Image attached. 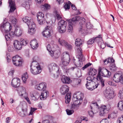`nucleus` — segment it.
<instances>
[{
	"label": "nucleus",
	"mask_w": 123,
	"mask_h": 123,
	"mask_svg": "<svg viewBox=\"0 0 123 123\" xmlns=\"http://www.w3.org/2000/svg\"><path fill=\"white\" fill-rule=\"evenodd\" d=\"M111 74V72L107 69L105 68L102 69L100 68H99L98 73L97 77L98 80H99L100 81L102 86L103 87L105 86V80L102 79L101 76L109 77Z\"/></svg>",
	"instance_id": "1"
},
{
	"label": "nucleus",
	"mask_w": 123,
	"mask_h": 123,
	"mask_svg": "<svg viewBox=\"0 0 123 123\" xmlns=\"http://www.w3.org/2000/svg\"><path fill=\"white\" fill-rule=\"evenodd\" d=\"M87 83L86 84V88L90 90H93L98 86V83L95 81L98 80L97 78L93 76H89L86 79Z\"/></svg>",
	"instance_id": "2"
},
{
	"label": "nucleus",
	"mask_w": 123,
	"mask_h": 123,
	"mask_svg": "<svg viewBox=\"0 0 123 123\" xmlns=\"http://www.w3.org/2000/svg\"><path fill=\"white\" fill-rule=\"evenodd\" d=\"M82 50L80 47L77 48V51L79 53V55H77V57L78 60L76 61V60L74 59L73 61L76 67H81L83 64L82 62L85 60V58L82 54Z\"/></svg>",
	"instance_id": "3"
},
{
	"label": "nucleus",
	"mask_w": 123,
	"mask_h": 123,
	"mask_svg": "<svg viewBox=\"0 0 123 123\" xmlns=\"http://www.w3.org/2000/svg\"><path fill=\"white\" fill-rule=\"evenodd\" d=\"M22 30L19 26L15 27V29L14 32L11 31L7 34L5 35V38L7 41L10 40L11 38L15 35L17 37L21 36L22 34Z\"/></svg>",
	"instance_id": "4"
},
{
	"label": "nucleus",
	"mask_w": 123,
	"mask_h": 123,
	"mask_svg": "<svg viewBox=\"0 0 123 123\" xmlns=\"http://www.w3.org/2000/svg\"><path fill=\"white\" fill-rule=\"evenodd\" d=\"M35 57H34L33 59L31 67L32 66L34 67L31 68L30 71L31 73L34 75H36L40 74L42 71V69L40 66L39 65L36 60H34Z\"/></svg>",
	"instance_id": "5"
},
{
	"label": "nucleus",
	"mask_w": 123,
	"mask_h": 123,
	"mask_svg": "<svg viewBox=\"0 0 123 123\" xmlns=\"http://www.w3.org/2000/svg\"><path fill=\"white\" fill-rule=\"evenodd\" d=\"M48 67L50 72L54 73V76H58L59 75V68L58 66L55 63H52L49 64Z\"/></svg>",
	"instance_id": "6"
},
{
	"label": "nucleus",
	"mask_w": 123,
	"mask_h": 123,
	"mask_svg": "<svg viewBox=\"0 0 123 123\" xmlns=\"http://www.w3.org/2000/svg\"><path fill=\"white\" fill-rule=\"evenodd\" d=\"M70 58L69 54L66 53L64 54L62 58V64L60 66L62 69H65L64 67L67 66L69 64L70 62Z\"/></svg>",
	"instance_id": "7"
},
{
	"label": "nucleus",
	"mask_w": 123,
	"mask_h": 123,
	"mask_svg": "<svg viewBox=\"0 0 123 123\" xmlns=\"http://www.w3.org/2000/svg\"><path fill=\"white\" fill-rule=\"evenodd\" d=\"M59 26L58 29L59 32L60 33L65 32L66 30L67 22L63 20H62L58 23Z\"/></svg>",
	"instance_id": "8"
},
{
	"label": "nucleus",
	"mask_w": 123,
	"mask_h": 123,
	"mask_svg": "<svg viewBox=\"0 0 123 123\" xmlns=\"http://www.w3.org/2000/svg\"><path fill=\"white\" fill-rule=\"evenodd\" d=\"M84 95L82 93L74 94L73 96L72 100L76 102V104H81L82 102Z\"/></svg>",
	"instance_id": "9"
},
{
	"label": "nucleus",
	"mask_w": 123,
	"mask_h": 123,
	"mask_svg": "<svg viewBox=\"0 0 123 123\" xmlns=\"http://www.w3.org/2000/svg\"><path fill=\"white\" fill-rule=\"evenodd\" d=\"M111 107L109 105L105 106L103 105H102L99 109V115L101 116H104L108 113V110Z\"/></svg>",
	"instance_id": "10"
},
{
	"label": "nucleus",
	"mask_w": 123,
	"mask_h": 123,
	"mask_svg": "<svg viewBox=\"0 0 123 123\" xmlns=\"http://www.w3.org/2000/svg\"><path fill=\"white\" fill-rule=\"evenodd\" d=\"M20 57L17 55L13 56L12 58L13 64L16 66H20L22 64V61Z\"/></svg>",
	"instance_id": "11"
},
{
	"label": "nucleus",
	"mask_w": 123,
	"mask_h": 123,
	"mask_svg": "<svg viewBox=\"0 0 123 123\" xmlns=\"http://www.w3.org/2000/svg\"><path fill=\"white\" fill-rule=\"evenodd\" d=\"M114 92L109 89H106L104 92L105 96L107 98L110 99L114 97Z\"/></svg>",
	"instance_id": "12"
},
{
	"label": "nucleus",
	"mask_w": 123,
	"mask_h": 123,
	"mask_svg": "<svg viewBox=\"0 0 123 123\" xmlns=\"http://www.w3.org/2000/svg\"><path fill=\"white\" fill-rule=\"evenodd\" d=\"M1 27L2 30H4L5 31V35L6 34H8L10 32V31L12 29V27L11 26L10 23L8 22H6L4 24L2 25L1 26Z\"/></svg>",
	"instance_id": "13"
},
{
	"label": "nucleus",
	"mask_w": 123,
	"mask_h": 123,
	"mask_svg": "<svg viewBox=\"0 0 123 123\" xmlns=\"http://www.w3.org/2000/svg\"><path fill=\"white\" fill-rule=\"evenodd\" d=\"M37 17L38 23L39 24L42 25L45 22V19L43 14L41 12H39L37 13Z\"/></svg>",
	"instance_id": "14"
},
{
	"label": "nucleus",
	"mask_w": 123,
	"mask_h": 123,
	"mask_svg": "<svg viewBox=\"0 0 123 123\" xmlns=\"http://www.w3.org/2000/svg\"><path fill=\"white\" fill-rule=\"evenodd\" d=\"M113 80L117 83L120 82L123 84V76L120 74H115L113 77Z\"/></svg>",
	"instance_id": "15"
},
{
	"label": "nucleus",
	"mask_w": 123,
	"mask_h": 123,
	"mask_svg": "<svg viewBox=\"0 0 123 123\" xmlns=\"http://www.w3.org/2000/svg\"><path fill=\"white\" fill-rule=\"evenodd\" d=\"M45 29V30L42 32V34L44 37L48 38L51 35L50 32L51 28L50 26H47Z\"/></svg>",
	"instance_id": "16"
},
{
	"label": "nucleus",
	"mask_w": 123,
	"mask_h": 123,
	"mask_svg": "<svg viewBox=\"0 0 123 123\" xmlns=\"http://www.w3.org/2000/svg\"><path fill=\"white\" fill-rule=\"evenodd\" d=\"M59 44L61 45L64 46L68 49H72V46L70 44H68L65 40L61 38H59L58 41Z\"/></svg>",
	"instance_id": "17"
},
{
	"label": "nucleus",
	"mask_w": 123,
	"mask_h": 123,
	"mask_svg": "<svg viewBox=\"0 0 123 123\" xmlns=\"http://www.w3.org/2000/svg\"><path fill=\"white\" fill-rule=\"evenodd\" d=\"M47 85L45 82H42L36 85L35 86V89L40 91H45L47 87Z\"/></svg>",
	"instance_id": "18"
},
{
	"label": "nucleus",
	"mask_w": 123,
	"mask_h": 123,
	"mask_svg": "<svg viewBox=\"0 0 123 123\" xmlns=\"http://www.w3.org/2000/svg\"><path fill=\"white\" fill-rule=\"evenodd\" d=\"M31 24H28V26L29 29L28 31V32L31 35H33L35 33L36 30L35 28L36 25L34 23H30Z\"/></svg>",
	"instance_id": "19"
},
{
	"label": "nucleus",
	"mask_w": 123,
	"mask_h": 123,
	"mask_svg": "<svg viewBox=\"0 0 123 123\" xmlns=\"http://www.w3.org/2000/svg\"><path fill=\"white\" fill-rule=\"evenodd\" d=\"M80 24L82 25L79 28V31L82 33H85L86 29H84V27L85 25H84L85 23V19L84 18H82L80 19Z\"/></svg>",
	"instance_id": "20"
},
{
	"label": "nucleus",
	"mask_w": 123,
	"mask_h": 123,
	"mask_svg": "<svg viewBox=\"0 0 123 123\" xmlns=\"http://www.w3.org/2000/svg\"><path fill=\"white\" fill-rule=\"evenodd\" d=\"M69 91V87L68 86L64 85L62 86L60 88V91L61 94L65 95L68 93Z\"/></svg>",
	"instance_id": "21"
},
{
	"label": "nucleus",
	"mask_w": 123,
	"mask_h": 123,
	"mask_svg": "<svg viewBox=\"0 0 123 123\" xmlns=\"http://www.w3.org/2000/svg\"><path fill=\"white\" fill-rule=\"evenodd\" d=\"M20 80L17 78L13 79L11 82V85L13 87L17 88L20 85Z\"/></svg>",
	"instance_id": "22"
},
{
	"label": "nucleus",
	"mask_w": 123,
	"mask_h": 123,
	"mask_svg": "<svg viewBox=\"0 0 123 123\" xmlns=\"http://www.w3.org/2000/svg\"><path fill=\"white\" fill-rule=\"evenodd\" d=\"M8 2L10 8L9 12V13L13 12L16 9L15 2L12 0H8Z\"/></svg>",
	"instance_id": "23"
},
{
	"label": "nucleus",
	"mask_w": 123,
	"mask_h": 123,
	"mask_svg": "<svg viewBox=\"0 0 123 123\" xmlns=\"http://www.w3.org/2000/svg\"><path fill=\"white\" fill-rule=\"evenodd\" d=\"M18 90L19 95L21 96H25L26 94L25 89L23 86H20L18 88Z\"/></svg>",
	"instance_id": "24"
},
{
	"label": "nucleus",
	"mask_w": 123,
	"mask_h": 123,
	"mask_svg": "<svg viewBox=\"0 0 123 123\" xmlns=\"http://www.w3.org/2000/svg\"><path fill=\"white\" fill-rule=\"evenodd\" d=\"M30 44L32 48L33 49H36L38 46V44L36 39L32 40L30 42Z\"/></svg>",
	"instance_id": "25"
},
{
	"label": "nucleus",
	"mask_w": 123,
	"mask_h": 123,
	"mask_svg": "<svg viewBox=\"0 0 123 123\" xmlns=\"http://www.w3.org/2000/svg\"><path fill=\"white\" fill-rule=\"evenodd\" d=\"M80 19V17L79 16L74 17L72 19H69L68 20V22L70 24H72L74 25L76 22L79 20Z\"/></svg>",
	"instance_id": "26"
},
{
	"label": "nucleus",
	"mask_w": 123,
	"mask_h": 123,
	"mask_svg": "<svg viewBox=\"0 0 123 123\" xmlns=\"http://www.w3.org/2000/svg\"><path fill=\"white\" fill-rule=\"evenodd\" d=\"M61 80L63 83L65 84H69L70 82V79L68 77L63 75L61 78Z\"/></svg>",
	"instance_id": "27"
},
{
	"label": "nucleus",
	"mask_w": 123,
	"mask_h": 123,
	"mask_svg": "<svg viewBox=\"0 0 123 123\" xmlns=\"http://www.w3.org/2000/svg\"><path fill=\"white\" fill-rule=\"evenodd\" d=\"M13 44L15 48L19 50L21 48L20 42H19L18 40L14 41Z\"/></svg>",
	"instance_id": "28"
},
{
	"label": "nucleus",
	"mask_w": 123,
	"mask_h": 123,
	"mask_svg": "<svg viewBox=\"0 0 123 123\" xmlns=\"http://www.w3.org/2000/svg\"><path fill=\"white\" fill-rule=\"evenodd\" d=\"M40 95L37 91H35L33 94H31V96L32 98L34 100H37L40 97Z\"/></svg>",
	"instance_id": "29"
},
{
	"label": "nucleus",
	"mask_w": 123,
	"mask_h": 123,
	"mask_svg": "<svg viewBox=\"0 0 123 123\" xmlns=\"http://www.w3.org/2000/svg\"><path fill=\"white\" fill-rule=\"evenodd\" d=\"M65 102L66 104H68L70 102L71 98V93L70 92L67 93L65 97Z\"/></svg>",
	"instance_id": "30"
},
{
	"label": "nucleus",
	"mask_w": 123,
	"mask_h": 123,
	"mask_svg": "<svg viewBox=\"0 0 123 123\" xmlns=\"http://www.w3.org/2000/svg\"><path fill=\"white\" fill-rule=\"evenodd\" d=\"M49 54L54 59H57L58 58L59 56V53L58 51H55L54 52L53 51L50 52Z\"/></svg>",
	"instance_id": "31"
},
{
	"label": "nucleus",
	"mask_w": 123,
	"mask_h": 123,
	"mask_svg": "<svg viewBox=\"0 0 123 123\" xmlns=\"http://www.w3.org/2000/svg\"><path fill=\"white\" fill-rule=\"evenodd\" d=\"M97 71L94 68H91L89 72L88 73V74L90 75V76H93L95 75L97 73Z\"/></svg>",
	"instance_id": "32"
},
{
	"label": "nucleus",
	"mask_w": 123,
	"mask_h": 123,
	"mask_svg": "<svg viewBox=\"0 0 123 123\" xmlns=\"http://www.w3.org/2000/svg\"><path fill=\"white\" fill-rule=\"evenodd\" d=\"M10 21L12 22V23L13 25L14 26L16 27L17 26L16 24L17 22V19L13 17L12 16H11L10 17Z\"/></svg>",
	"instance_id": "33"
},
{
	"label": "nucleus",
	"mask_w": 123,
	"mask_h": 123,
	"mask_svg": "<svg viewBox=\"0 0 123 123\" xmlns=\"http://www.w3.org/2000/svg\"><path fill=\"white\" fill-rule=\"evenodd\" d=\"M47 92V91H45L42 92L41 95L40 96V98L41 100H43L46 98L48 95Z\"/></svg>",
	"instance_id": "34"
},
{
	"label": "nucleus",
	"mask_w": 123,
	"mask_h": 123,
	"mask_svg": "<svg viewBox=\"0 0 123 123\" xmlns=\"http://www.w3.org/2000/svg\"><path fill=\"white\" fill-rule=\"evenodd\" d=\"M22 20L24 22L27 24L28 26V24H31L30 23H34L32 20L30 19V18L27 17H24L23 18Z\"/></svg>",
	"instance_id": "35"
},
{
	"label": "nucleus",
	"mask_w": 123,
	"mask_h": 123,
	"mask_svg": "<svg viewBox=\"0 0 123 123\" xmlns=\"http://www.w3.org/2000/svg\"><path fill=\"white\" fill-rule=\"evenodd\" d=\"M83 41L79 38L76 39L75 40V44L76 46L78 47L83 43Z\"/></svg>",
	"instance_id": "36"
},
{
	"label": "nucleus",
	"mask_w": 123,
	"mask_h": 123,
	"mask_svg": "<svg viewBox=\"0 0 123 123\" xmlns=\"http://www.w3.org/2000/svg\"><path fill=\"white\" fill-rule=\"evenodd\" d=\"M74 25L70 24L68 22V25L67 29V32L69 33H72L73 31V26Z\"/></svg>",
	"instance_id": "37"
},
{
	"label": "nucleus",
	"mask_w": 123,
	"mask_h": 123,
	"mask_svg": "<svg viewBox=\"0 0 123 123\" xmlns=\"http://www.w3.org/2000/svg\"><path fill=\"white\" fill-rule=\"evenodd\" d=\"M115 61L114 60L112 59L111 58H109L107 59L104 60L103 61L105 65L107 64L108 63H113Z\"/></svg>",
	"instance_id": "38"
},
{
	"label": "nucleus",
	"mask_w": 123,
	"mask_h": 123,
	"mask_svg": "<svg viewBox=\"0 0 123 123\" xmlns=\"http://www.w3.org/2000/svg\"><path fill=\"white\" fill-rule=\"evenodd\" d=\"M117 106L119 110L123 111V101H119L117 104Z\"/></svg>",
	"instance_id": "39"
},
{
	"label": "nucleus",
	"mask_w": 123,
	"mask_h": 123,
	"mask_svg": "<svg viewBox=\"0 0 123 123\" xmlns=\"http://www.w3.org/2000/svg\"><path fill=\"white\" fill-rule=\"evenodd\" d=\"M28 78V75L27 73L24 74L22 76V79L23 82L25 83L26 82L27 79Z\"/></svg>",
	"instance_id": "40"
},
{
	"label": "nucleus",
	"mask_w": 123,
	"mask_h": 123,
	"mask_svg": "<svg viewBox=\"0 0 123 123\" xmlns=\"http://www.w3.org/2000/svg\"><path fill=\"white\" fill-rule=\"evenodd\" d=\"M110 69L113 71H115L117 69V67L115 64L113 63H111L110 64Z\"/></svg>",
	"instance_id": "41"
},
{
	"label": "nucleus",
	"mask_w": 123,
	"mask_h": 123,
	"mask_svg": "<svg viewBox=\"0 0 123 123\" xmlns=\"http://www.w3.org/2000/svg\"><path fill=\"white\" fill-rule=\"evenodd\" d=\"M54 13L55 14L56 18L58 20H59L62 18V17L59 12L55 10L54 11Z\"/></svg>",
	"instance_id": "42"
},
{
	"label": "nucleus",
	"mask_w": 123,
	"mask_h": 123,
	"mask_svg": "<svg viewBox=\"0 0 123 123\" xmlns=\"http://www.w3.org/2000/svg\"><path fill=\"white\" fill-rule=\"evenodd\" d=\"M95 38L93 37L90 39L87 42V44H92L94 42V41H95Z\"/></svg>",
	"instance_id": "43"
},
{
	"label": "nucleus",
	"mask_w": 123,
	"mask_h": 123,
	"mask_svg": "<svg viewBox=\"0 0 123 123\" xmlns=\"http://www.w3.org/2000/svg\"><path fill=\"white\" fill-rule=\"evenodd\" d=\"M20 43L21 45V48L22 45L25 46L27 44V41L24 40H20Z\"/></svg>",
	"instance_id": "44"
},
{
	"label": "nucleus",
	"mask_w": 123,
	"mask_h": 123,
	"mask_svg": "<svg viewBox=\"0 0 123 123\" xmlns=\"http://www.w3.org/2000/svg\"><path fill=\"white\" fill-rule=\"evenodd\" d=\"M73 103H72L71 104V108L72 109H73L74 108L75 106H77L78 105H80V104H76V102H74L73 100Z\"/></svg>",
	"instance_id": "45"
},
{
	"label": "nucleus",
	"mask_w": 123,
	"mask_h": 123,
	"mask_svg": "<svg viewBox=\"0 0 123 123\" xmlns=\"http://www.w3.org/2000/svg\"><path fill=\"white\" fill-rule=\"evenodd\" d=\"M86 26L87 29H90L92 27V25L89 22H87L86 24Z\"/></svg>",
	"instance_id": "46"
},
{
	"label": "nucleus",
	"mask_w": 123,
	"mask_h": 123,
	"mask_svg": "<svg viewBox=\"0 0 123 123\" xmlns=\"http://www.w3.org/2000/svg\"><path fill=\"white\" fill-rule=\"evenodd\" d=\"M67 114L68 115H70L73 113L74 112L73 110H69L68 109L66 110Z\"/></svg>",
	"instance_id": "47"
},
{
	"label": "nucleus",
	"mask_w": 123,
	"mask_h": 123,
	"mask_svg": "<svg viewBox=\"0 0 123 123\" xmlns=\"http://www.w3.org/2000/svg\"><path fill=\"white\" fill-rule=\"evenodd\" d=\"M94 38H95V41H97L98 42L99 41L101 40L102 39V37H101V35H99L98 37H94Z\"/></svg>",
	"instance_id": "48"
},
{
	"label": "nucleus",
	"mask_w": 123,
	"mask_h": 123,
	"mask_svg": "<svg viewBox=\"0 0 123 123\" xmlns=\"http://www.w3.org/2000/svg\"><path fill=\"white\" fill-rule=\"evenodd\" d=\"M64 7L66 10L67 9H69L70 8V5L67 3L64 4Z\"/></svg>",
	"instance_id": "49"
},
{
	"label": "nucleus",
	"mask_w": 123,
	"mask_h": 123,
	"mask_svg": "<svg viewBox=\"0 0 123 123\" xmlns=\"http://www.w3.org/2000/svg\"><path fill=\"white\" fill-rule=\"evenodd\" d=\"M118 96L121 99H123V90L119 91Z\"/></svg>",
	"instance_id": "50"
},
{
	"label": "nucleus",
	"mask_w": 123,
	"mask_h": 123,
	"mask_svg": "<svg viewBox=\"0 0 123 123\" xmlns=\"http://www.w3.org/2000/svg\"><path fill=\"white\" fill-rule=\"evenodd\" d=\"M91 64H92L90 63H87V64H86L85 65V66L84 67H82L81 68V69L82 70H85V69L87 68L88 67L91 65Z\"/></svg>",
	"instance_id": "51"
},
{
	"label": "nucleus",
	"mask_w": 123,
	"mask_h": 123,
	"mask_svg": "<svg viewBox=\"0 0 123 123\" xmlns=\"http://www.w3.org/2000/svg\"><path fill=\"white\" fill-rule=\"evenodd\" d=\"M47 50L49 52V54H50V52H51L53 51L52 50L51 48V46L49 44H48L47 45Z\"/></svg>",
	"instance_id": "52"
},
{
	"label": "nucleus",
	"mask_w": 123,
	"mask_h": 123,
	"mask_svg": "<svg viewBox=\"0 0 123 123\" xmlns=\"http://www.w3.org/2000/svg\"><path fill=\"white\" fill-rule=\"evenodd\" d=\"M43 6L44 8H46V9H49L50 8V5L47 4H45Z\"/></svg>",
	"instance_id": "53"
},
{
	"label": "nucleus",
	"mask_w": 123,
	"mask_h": 123,
	"mask_svg": "<svg viewBox=\"0 0 123 123\" xmlns=\"http://www.w3.org/2000/svg\"><path fill=\"white\" fill-rule=\"evenodd\" d=\"M37 109L36 108L31 107L30 112L29 113V115H32L33 114V112L35 111Z\"/></svg>",
	"instance_id": "54"
},
{
	"label": "nucleus",
	"mask_w": 123,
	"mask_h": 123,
	"mask_svg": "<svg viewBox=\"0 0 123 123\" xmlns=\"http://www.w3.org/2000/svg\"><path fill=\"white\" fill-rule=\"evenodd\" d=\"M117 122L119 123H123V116L118 118L117 120Z\"/></svg>",
	"instance_id": "55"
},
{
	"label": "nucleus",
	"mask_w": 123,
	"mask_h": 123,
	"mask_svg": "<svg viewBox=\"0 0 123 123\" xmlns=\"http://www.w3.org/2000/svg\"><path fill=\"white\" fill-rule=\"evenodd\" d=\"M110 116L111 118H114L117 117L116 113L115 112H112Z\"/></svg>",
	"instance_id": "56"
},
{
	"label": "nucleus",
	"mask_w": 123,
	"mask_h": 123,
	"mask_svg": "<svg viewBox=\"0 0 123 123\" xmlns=\"http://www.w3.org/2000/svg\"><path fill=\"white\" fill-rule=\"evenodd\" d=\"M81 79H78L76 80V84L77 85H80L81 84Z\"/></svg>",
	"instance_id": "57"
},
{
	"label": "nucleus",
	"mask_w": 123,
	"mask_h": 123,
	"mask_svg": "<svg viewBox=\"0 0 123 123\" xmlns=\"http://www.w3.org/2000/svg\"><path fill=\"white\" fill-rule=\"evenodd\" d=\"M88 113L89 115H90V116L92 117H93L94 115V113L93 112V111H90L88 112Z\"/></svg>",
	"instance_id": "58"
},
{
	"label": "nucleus",
	"mask_w": 123,
	"mask_h": 123,
	"mask_svg": "<svg viewBox=\"0 0 123 123\" xmlns=\"http://www.w3.org/2000/svg\"><path fill=\"white\" fill-rule=\"evenodd\" d=\"M108 121L106 119H103L100 122L101 123H108Z\"/></svg>",
	"instance_id": "59"
},
{
	"label": "nucleus",
	"mask_w": 123,
	"mask_h": 123,
	"mask_svg": "<svg viewBox=\"0 0 123 123\" xmlns=\"http://www.w3.org/2000/svg\"><path fill=\"white\" fill-rule=\"evenodd\" d=\"M25 98V99L27 101L28 103L29 104H31V102L30 101V99L29 98L27 97H24Z\"/></svg>",
	"instance_id": "60"
},
{
	"label": "nucleus",
	"mask_w": 123,
	"mask_h": 123,
	"mask_svg": "<svg viewBox=\"0 0 123 123\" xmlns=\"http://www.w3.org/2000/svg\"><path fill=\"white\" fill-rule=\"evenodd\" d=\"M94 105V106H98V105L97 103L95 102L94 103H93L91 105V109H92V106H93Z\"/></svg>",
	"instance_id": "61"
},
{
	"label": "nucleus",
	"mask_w": 123,
	"mask_h": 123,
	"mask_svg": "<svg viewBox=\"0 0 123 123\" xmlns=\"http://www.w3.org/2000/svg\"><path fill=\"white\" fill-rule=\"evenodd\" d=\"M81 118L82 120H84L86 121H88L87 118L86 117H81Z\"/></svg>",
	"instance_id": "62"
},
{
	"label": "nucleus",
	"mask_w": 123,
	"mask_h": 123,
	"mask_svg": "<svg viewBox=\"0 0 123 123\" xmlns=\"http://www.w3.org/2000/svg\"><path fill=\"white\" fill-rule=\"evenodd\" d=\"M105 44L104 43H102L101 44V47L102 49H104L105 47Z\"/></svg>",
	"instance_id": "63"
},
{
	"label": "nucleus",
	"mask_w": 123,
	"mask_h": 123,
	"mask_svg": "<svg viewBox=\"0 0 123 123\" xmlns=\"http://www.w3.org/2000/svg\"><path fill=\"white\" fill-rule=\"evenodd\" d=\"M42 123H50V122L48 120H45L43 121Z\"/></svg>",
	"instance_id": "64"
}]
</instances>
